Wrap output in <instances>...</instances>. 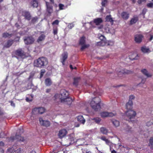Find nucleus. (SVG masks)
Masks as SVG:
<instances>
[{
	"label": "nucleus",
	"instance_id": "1",
	"mask_svg": "<svg viewBox=\"0 0 153 153\" xmlns=\"http://www.w3.org/2000/svg\"><path fill=\"white\" fill-rule=\"evenodd\" d=\"M100 99L98 97L94 98L92 99L90 105L92 108L95 111H97L100 108Z\"/></svg>",
	"mask_w": 153,
	"mask_h": 153
},
{
	"label": "nucleus",
	"instance_id": "2",
	"mask_svg": "<svg viewBox=\"0 0 153 153\" xmlns=\"http://www.w3.org/2000/svg\"><path fill=\"white\" fill-rule=\"evenodd\" d=\"M136 115V113L134 111L129 109L125 113V119L129 122H132L134 120Z\"/></svg>",
	"mask_w": 153,
	"mask_h": 153
},
{
	"label": "nucleus",
	"instance_id": "3",
	"mask_svg": "<svg viewBox=\"0 0 153 153\" xmlns=\"http://www.w3.org/2000/svg\"><path fill=\"white\" fill-rule=\"evenodd\" d=\"M46 61V59L45 57L39 58L34 61V65L37 67L42 68L45 65Z\"/></svg>",
	"mask_w": 153,
	"mask_h": 153
},
{
	"label": "nucleus",
	"instance_id": "4",
	"mask_svg": "<svg viewBox=\"0 0 153 153\" xmlns=\"http://www.w3.org/2000/svg\"><path fill=\"white\" fill-rule=\"evenodd\" d=\"M14 54L16 55V57L17 58H24L25 56V54L24 51L21 48H19L14 52Z\"/></svg>",
	"mask_w": 153,
	"mask_h": 153
},
{
	"label": "nucleus",
	"instance_id": "5",
	"mask_svg": "<svg viewBox=\"0 0 153 153\" xmlns=\"http://www.w3.org/2000/svg\"><path fill=\"white\" fill-rule=\"evenodd\" d=\"M68 92L64 89L61 90L60 94H56L55 95V97L56 99H59V97L62 98H65L68 95Z\"/></svg>",
	"mask_w": 153,
	"mask_h": 153
},
{
	"label": "nucleus",
	"instance_id": "6",
	"mask_svg": "<svg viewBox=\"0 0 153 153\" xmlns=\"http://www.w3.org/2000/svg\"><path fill=\"white\" fill-rule=\"evenodd\" d=\"M59 99L62 102L69 105H71L72 101V99L69 97L62 98L59 97Z\"/></svg>",
	"mask_w": 153,
	"mask_h": 153
},
{
	"label": "nucleus",
	"instance_id": "7",
	"mask_svg": "<svg viewBox=\"0 0 153 153\" xmlns=\"http://www.w3.org/2000/svg\"><path fill=\"white\" fill-rule=\"evenodd\" d=\"M9 141L13 142L14 140H16L17 141L23 142L24 139L23 137H22L20 135H16L15 137H11L10 138H8Z\"/></svg>",
	"mask_w": 153,
	"mask_h": 153
},
{
	"label": "nucleus",
	"instance_id": "8",
	"mask_svg": "<svg viewBox=\"0 0 153 153\" xmlns=\"http://www.w3.org/2000/svg\"><path fill=\"white\" fill-rule=\"evenodd\" d=\"M135 97L133 95H131L130 96L129 100L126 105V107L127 109H130L132 105L133 102L132 100L134 99Z\"/></svg>",
	"mask_w": 153,
	"mask_h": 153
},
{
	"label": "nucleus",
	"instance_id": "9",
	"mask_svg": "<svg viewBox=\"0 0 153 153\" xmlns=\"http://www.w3.org/2000/svg\"><path fill=\"white\" fill-rule=\"evenodd\" d=\"M23 150L21 148H19L14 150L13 148H8L7 151V153H22Z\"/></svg>",
	"mask_w": 153,
	"mask_h": 153
},
{
	"label": "nucleus",
	"instance_id": "10",
	"mask_svg": "<svg viewBox=\"0 0 153 153\" xmlns=\"http://www.w3.org/2000/svg\"><path fill=\"white\" fill-rule=\"evenodd\" d=\"M19 15H22L25 17V19L28 20H29L30 19L31 16L30 13L28 12L21 10L20 12Z\"/></svg>",
	"mask_w": 153,
	"mask_h": 153
},
{
	"label": "nucleus",
	"instance_id": "11",
	"mask_svg": "<svg viewBox=\"0 0 153 153\" xmlns=\"http://www.w3.org/2000/svg\"><path fill=\"white\" fill-rule=\"evenodd\" d=\"M116 114L115 112H103L101 113L100 114L102 117H112L115 116Z\"/></svg>",
	"mask_w": 153,
	"mask_h": 153
},
{
	"label": "nucleus",
	"instance_id": "12",
	"mask_svg": "<svg viewBox=\"0 0 153 153\" xmlns=\"http://www.w3.org/2000/svg\"><path fill=\"white\" fill-rule=\"evenodd\" d=\"M134 41L136 42L140 43L141 42L143 36L141 34H137L134 36Z\"/></svg>",
	"mask_w": 153,
	"mask_h": 153
},
{
	"label": "nucleus",
	"instance_id": "13",
	"mask_svg": "<svg viewBox=\"0 0 153 153\" xmlns=\"http://www.w3.org/2000/svg\"><path fill=\"white\" fill-rule=\"evenodd\" d=\"M67 131L65 129H62L60 130L58 134L59 138H62L65 137L67 134Z\"/></svg>",
	"mask_w": 153,
	"mask_h": 153
},
{
	"label": "nucleus",
	"instance_id": "14",
	"mask_svg": "<svg viewBox=\"0 0 153 153\" xmlns=\"http://www.w3.org/2000/svg\"><path fill=\"white\" fill-rule=\"evenodd\" d=\"M34 39L31 36L28 37L24 39V41L25 43L27 45L30 44L32 43L34 41Z\"/></svg>",
	"mask_w": 153,
	"mask_h": 153
},
{
	"label": "nucleus",
	"instance_id": "15",
	"mask_svg": "<svg viewBox=\"0 0 153 153\" xmlns=\"http://www.w3.org/2000/svg\"><path fill=\"white\" fill-rule=\"evenodd\" d=\"M67 57L68 53L67 52H64L62 54V58L61 59V61L63 65H64L65 62Z\"/></svg>",
	"mask_w": 153,
	"mask_h": 153
},
{
	"label": "nucleus",
	"instance_id": "16",
	"mask_svg": "<svg viewBox=\"0 0 153 153\" xmlns=\"http://www.w3.org/2000/svg\"><path fill=\"white\" fill-rule=\"evenodd\" d=\"M141 72L147 77H150L152 76V75L149 73L146 69H143L141 70Z\"/></svg>",
	"mask_w": 153,
	"mask_h": 153
},
{
	"label": "nucleus",
	"instance_id": "17",
	"mask_svg": "<svg viewBox=\"0 0 153 153\" xmlns=\"http://www.w3.org/2000/svg\"><path fill=\"white\" fill-rule=\"evenodd\" d=\"M39 121L40 124L44 126H47L48 125V121L47 120H44L42 118H39Z\"/></svg>",
	"mask_w": 153,
	"mask_h": 153
},
{
	"label": "nucleus",
	"instance_id": "18",
	"mask_svg": "<svg viewBox=\"0 0 153 153\" xmlns=\"http://www.w3.org/2000/svg\"><path fill=\"white\" fill-rule=\"evenodd\" d=\"M77 119L78 121L80 123L83 124L85 123V120L82 116L79 115L77 117Z\"/></svg>",
	"mask_w": 153,
	"mask_h": 153
},
{
	"label": "nucleus",
	"instance_id": "19",
	"mask_svg": "<svg viewBox=\"0 0 153 153\" xmlns=\"http://www.w3.org/2000/svg\"><path fill=\"white\" fill-rule=\"evenodd\" d=\"M141 51L143 53H149L150 52L149 48L145 46L142 47L141 48Z\"/></svg>",
	"mask_w": 153,
	"mask_h": 153
},
{
	"label": "nucleus",
	"instance_id": "20",
	"mask_svg": "<svg viewBox=\"0 0 153 153\" xmlns=\"http://www.w3.org/2000/svg\"><path fill=\"white\" fill-rule=\"evenodd\" d=\"M102 22V20L101 18H97L95 19L94 20V22L95 24L96 25H99Z\"/></svg>",
	"mask_w": 153,
	"mask_h": 153
},
{
	"label": "nucleus",
	"instance_id": "21",
	"mask_svg": "<svg viewBox=\"0 0 153 153\" xmlns=\"http://www.w3.org/2000/svg\"><path fill=\"white\" fill-rule=\"evenodd\" d=\"M121 73L126 74H130L133 73V71L131 70H129L126 69H123L120 71Z\"/></svg>",
	"mask_w": 153,
	"mask_h": 153
},
{
	"label": "nucleus",
	"instance_id": "22",
	"mask_svg": "<svg viewBox=\"0 0 153 153\" xmlns=\"http://www.w3.org/2000/svg\"><path fill=\"white\" fill-rule=\"evenodd\" d=\"M121 16L124 19H127L129 17V14L126 12H123L122 13Z\"/></svg>",
	"mask_w": 153,
	"mask_h": 153
},
{
	"label": "nucleus",
	"instance_id": "23",
	"mask_svg": "<svg viewBox=\"0 0 153 153\" xmlns=\"http://www.w3.org/2000/svg\"><path fill=\"white\" fill-rule=\"evenodd\" d=\"M13 43V40H9L8 41L7 43L4 44V47L8 48L11 46Z\"/></svg>",
	"mask_w": 153,
	"mask_h": 153
},
{
	"label": "nucleus",
	"instance_id": "24",
	"mask_svg": "<svg viewBox=\"0 0 153 153\" xmlns=\"http://www.w3.org/2000/svg\"><path fill=\"white\" fill-rule=\"evenodd\" d=\"M38 1L39 0H33L31 2V4L32 6L33 7H37L38 5Z\"/></svg>",
	"mask_w": 153,
	"mask_h": 153
},
{
	"label": "nucleus",
	"instance_id": "25",
	"mask_svg": "<svg viewBox=\"0 0 153 153\" xmlns=\"http://www.w3.org/2000/svg\"><path fill=\"white\" fill-rule=\"evenodd\" d=\"M100 131L103 134H106L108 132V130L105 127H102L100 128Z\"/></svg>",
	"mask_w": 153,
	"mask_h": 153
},
{
	"label": "nucleus",
	"instance_id": "26",
	"mask_svg": "<svg viewBox=\"0 0 153 153\" xmlns=\"http://www.w3.org/2000/svg\"><path fill=\"white\" fill-rule=\"evenodd\" d=\"M80 79V77H76L74 78V82L73 85L77 86L78 84L79 81Z\"/></svg>",
	"mask_w": 153,
	"mask_h": 153
},
{
	"label": "nucleus",
	"instance_id": "27",
	"mask_svg": "<svg viewBox=\"0 0 153 153\" xmlns=\"http://www.w3.org/2000/svg\"><path fill=\"white\" fill-rule=\"evenodd\" d=\"M32 115H38L39 114L38 108H33L32 112Z\"/></svg>",
	"mask_w": 153,
	"mask_h": 153
},
{
	"label": "nucleus",
	"instance_id": "28",
	"mask_svg": "<svg viewBox=\"0 0 153 153\" xmlns=\"http://www.w3.org/2000/svg\"><path fill=\"white\" fill-rule=\"evenodd\" d=\"M141 81L140 82L137 84V85L140 87H143V84L145 83L146 79L145 78H141Z\"/></svg>",
	"mask_w": 153,
	"mask_h": 153
},
{
	"label": "nucleus",
	"instance_id": "29",
	"mask_svg": "<svg viewBox=\"0 0 153 153\" xmlns=\"http://www.w3.org/2000/svg\"><path fill=\"white\" fill-rule=\"evenodd\" d=\"M13 35L12 34H10L7 33H4L2 34V36L4 38H10Z\"/></svg>",
	"mask_w": 153,
	"mask_h": 153
},
{
	"label": "nucleus",
	"instance_id": "30",
	"mask_svg": "<svg viewBox=\"0 0 153 153\" xmlns=\"http://www.w3.org/2000/svg\"><path fill=\"white\" fill-rule=\"evenodd\" d=\"M112 122L114 125L116 127H118L120 125V122L118 120H113L112 121Z\"/></svg>",
	"mask_w": 153,
	"mask_h": 153
},
{
	"label": "nucleus",
	"instance_id": "31",
	"mask_svg": "<svg viewBox=\"0 0 153 153\" xmlns=\"http://www.w3.org/2000/svg\"><path fill=\"white\" fill-rule=\"evenodd\" d=\"M129 58L131 60L137 59H138V56L135 54H133L132 56H129Z\"/></svg>",
	"mask_w": 153,
	"mask_h": 153
},
{
	"label": "nucleus",
	"instance_id": "32",
	"mask_svg": "<svg viewBox=\"0 0 153 153\" xmlns=\"http://www.w3.org/2000/svg\"><path fill=\"white\" fill-rule=\"evenodd\" d=\"M33 86V85L31 82H30L27 85V88H25V89L22 90V91H24L27 89H30L31 88H32L33 89V88H32V87Z\"/></svg>",
	"mask_w": 153,
	"mask_h": 153
},
{
	"label": "nucleus",
	"instance_id": "33",
	"mask_svg": "<svg viewBox=\"0 0 153 153\" xmlns=\"http://www.w3.org/2000/svg\"><path fill=\"white\" fill-rule=\"evenodd\" d=\"M106 20L107 21L110 22L112 24L113 23V20L112 18L111 17V15L107 16L106 17Z\"/></svg>",
	"mask_w": 153,
	"mask_h": 153
},
{
	"label": "nucleus",
	"instance_id": "34",
	"mask_svg": "<svg viewBox=\"0 0 153 153\" xmlns=\"http://www.w3.org/2000/svg\"><path fill=\"white\" fill-rule=\"evenodd\" d=\"M106 44V42L104 41H100L97 43V45L98 46H104Z\"/></svg>",
	"mask_w": 153,
	"mask_h": 153
},
{
	"label": "nucleus",
	"instance_id": "35",
	"mask_svg": "<svg viewBox=\"0 0 153 153\" xmlns=\"http://www.w3.org/2000/svg\"><path fill=\"white\" fill-rule=\"evenodd\" d=\"M39 114H43L45 111V108L42 107H38Z\"/></svg>",
	"mask_w": 153,
	"mask_h": 153
},
{
	"label": "nucleus",
	"instance_id": "36",
	"mask_svg": "<svg viewBox=\"0 0 153 153\" xmlns=\"http://www.w3.org/2000/svg\"><path fill=\"white\" fill-rule=\"evenodd\" d=\"M138 20V18L137 17H134L130 21V24L132 25L135 23Z\"/></svg>",
	"mask_w": 153,
	"mask_h": 153
},
{
	"label": "nucleus",
	"instance_id": "37",
	"mask_svg": "<svg viewBox=\"0 0 153 153\" xmlns=\"http://www.w3.org/2000/svg\"><path fill=\"white\" fill-rule=\"evenodd\" d=\"M85 38L84 36H82L81 38L79 41V44L81 45H82L85 44Z\"/></svg>",
	"mask_w": 153,
	"mask_h": 153
},
{
	"label": "nucleus",
	"instance_id": "38",
	"mask_svg": "<svg viewBox=\"0 0 153 153\" xmlns=\"http://www.w3.org/2000/svg\"><path fill=\"white\" fill-rule=\"evenodd\" d=\"M45 37V36L44 35L42 34L39 37L37 40V42H39L41 41H42L44 39Z\"/></svg>",
	"mask_w": 153,
	"mask_h": 153
},
{
	"label": "nucleus",
	"instance_id": "39",
	"mask_svg": "<svg viewBox=\"0 0 153 153\" xmlns=\"http://www.w3.org/2000/svg\"><path fill=\"white\" fill-rule=\"evenodd\" d=\"M91 120L94 121L95 122L97 123H99L101 120V119L98 117H96L93 119H91Z\"/></svg>",
	"mask_w": 153,
	"mask_h": 153
},
{
	"label": "nucleus",
	"instance_id": "40",
	"mask_svg": "<svg viewBox=\"0 0 153 153\" xmlns=\"http://www.w3.org/2000/svg\"><path fill=\"white\" fill-rule=\"evenodd\" d=\"M82 45V47L81 48V50L83 51V50L88 48L89 46V44H84V45Z\"/></svg>",
	"mask_w": 153,
	"mask_h": 153
},
{
	"label": "nucleus",
	"instance_id": "41",
	"mask_svg": "<svg viewBox=\"0 0 153 153\" xmlns=\"http://www.w3.org/2000/svg\"><path fill=\"white\" fill-rule=\"evenodd\" d=\"M4 145V143L2 141L0 142V153H3L4 151L2 149V147Z\"/></svg>",
	"mask_w": 153,
	"mask_h": 153
},
{
	"label": "nucleus",
	"instance_id": "42",
	"mask_svg": "<svg viewBox=\"0 0 153 153\" xmlns=\"http://www.w3.org/2000/svg\"><path fill=\"white\" fill-rule=\"evenodd\" d=\"M108 32L112 34H114L115 33V30L113 28H111L110 29H108Z\"/></svg>",
	"mask_w": 153,
	"mask_h": 153
},
{
	"label": "nucleus",
	"instance_id": "43",
	"mask_svg": "<svg viewBox=\"0 0 153 153\" xmlns=\"http://www.w3.org/2000/svg\"><path fill=\"white\" fill-rule=\"evenodd\" d=\"M153 138H151L149 140V146H150L152 149H153Z\"/></svg>",
	"mask_w": 153,
	"mask_h": 153
},
{
	"label": "nucleus",
	"instance_id": "44",
	"mask_svg": "<svg viewBox=\"0 0 153 153\" xmlns=\"http://www.w3.org/2000/svg\"><path fill=\"white\" fill-rule=\"evenodd\" d=\"M33 97L32 95L31 94L29 97H27L26 98V101L28 102L31 101L33 100Z\"/></svg>",
	"mask_w": 153,
	"mask_h": 153
},
{
	"label": "nucleus",
	"instance_id": "45",
	"mask_svg": "<svg viewBox=\"0 0 153 153\" xmlns=\"http://www.w3.org/2000/svg\"><path fill=\"white\" fill-rule=\"evenodd\" d=\"M153 124V120H151L150 121L147 122L146 123V126H150Z\"/></svg>",
	"mask_w": 153,
	"mask_h": 153
},
{
	"label": "nucleus",
	"instance_id": "46",
	"mask_svg": "<svg viewBox=\"0 0 153 153\" xmlns=\"http://www.w3.org/2000/svg\"><path fill=\"white\" fill-rule=\"evenodd\" d=\"M147 7L149 8H152L153 7V3L151 2L148 3L147 4Z\"/></svg>",
	"mask_w": 153,
	"mask_h": 153
},
{
	"label": "nucleus",
	"instance_id": "47",
	"mask_svg": "<svg viewBox=\"0 0 153 153\" xmlns=\"http://www.w3.org/2000/svg\"><path fill=\"white\" fill-rule=\"evenodd\" d=\"M105 142L106 144L109 146L113 145V144L108 139H107Z\"/></svg>",
	"mask_w": 153,
	"mask_h": 153
},
{
	"label": "nucleus",
	"instance_id": "48",
	"mask_svg": "<svg viewBox=\"0 0 153 153\" xmlns=\"http://www.w3.org/2000/svg\"><path fill=\"white\" fill-rule=\"evenodd\" d=\"M58 32V29L57 27H53V33L54 35H56L57 34Z\"/></svg>",
	"mask_w": 153,
	"mask_h": 153
},
{
	"label": "nucleus",
	"instance_id": "49",
	"mask_svg": "<svg viewBox=\"0 0 153 153\" xmlns=\"http://www.w3.org/2000/svg\"><path fill=\"white\" fill-rule=\"evenodd\" d=\"M99 39L101 40V41H104L105 42L106 38L104 36H103L102 35H101L99 36Z\"/></svg>",
	"mask_w": 153,
	"mask_h": 153
},
{
	"label": "nucleus",
	"instance_id": "50",
	"mask_svg": "<svg viewBox=\"0 0 153 153\" xmlns=\"http://www.w3.org/2000/svg\"><path fill=\"white\" fill-rule=\"evenodd\" d=\"M37 17L33 18L32 20V22L34 23L36 22L37 21Z\"/></svg>",
	"mask_w": 153,
	"mask_h": 153
},
{
	"label": "nucleus",
	"instance_id": "51",
	"mask_svg": "<svg viewBox=\"0 0 153 153\" xmlns=\"http://www.w3.org/2000/svg\"><path fill=\"white\" fill-rule=\"evenodd\" d=\"M127 127L126 128H124V129L126 131H128L130 130V129H131V128L128 126L127 125H125Z\"/></svg>",
	"mask_w": 153,
	"mask_h": 153
},
{
	"label": "nucleus",
	"instance_id": "52",
	"mask_svg": "<svg viewBox=\"0 0 153 153\" xmlns=\"http://www.w3.org/2000/svg\"><path fill=\"white\" fill-rule=\"evenodd\" d=\"M146 0H138L137 2L139 4H141L146 2Z\"/></svg>",
	"mask_w": 153,
	"mask_h": 153
},
{
	"label": "nucleus",
	"instance_id": "53",
	"mask_svg": "<svg viewBox=\"0 0 153 153\" xmlns=\"http://www.w3.org/2000/svg\"><path fill=\"white\" fill-rule=\"evenodd\" d=\"M107 3V0H102V5L103 6H105V4Z\"/></svg>",
	"mask_w": 153,
	"mask_h": 153
},
{
	"label": "nucleus",
	"instance_id": "54",
	"mask_svg": "<svg viewBox=\"0 0 153 153\" xmlns=\"http://www.w3.org/2000/svg\"><path fill=\"white\" fill-rule=\"evenodd\" d=\"M15 26L17 28H19L22 26V24L21 23L18 24V23H17L15 24Z\"/></svg>",
	"mask_w": 153,
	"mask_h": 153
},
{
	"label": "nucleus",
	"instance_id": "55",
	"mask_svg": "<svg viewBox=\"0 0 153 153\" xmlns=\"http://www.w3.org/2000/svg\"><path fill=\"white\" fill-rule=\"evenodd\" d=\"M59 7L60 10H62L64 9L63 7H64V6L62 4H59Z\"/></svg>",
	"mask_w": 153,
	"mask_h": 153
},
{
	"label": "nucleus",
	"instance_id": "56",
	"mask_svg": "<svg viewBox=\"0 0 153 153\" xmlns=\"http://www.w3.org/2000/svg\"><path fill=\"white\" fill-rule=\"evenodd\" d=\"M45 69H42L41 70L40 73V78L45 73Z\"/></svg>",
	"mask_w": 153,
	"mask_h": 153
},
{
	"label": "nucleus",
	"instance_id": "57",
	"mask_svg": "<svg viewBox=\"0 0 153 153\" xmlns=\"http://www.w3.org/2000/svg\"><path fill=\"white\" fill-rule=\"evenodd\" d=\"M5 134L3 132H1L0 134V138H3L5 137Z\"/></svg>",
	"mask_w": 153,
	"mask_h": 153
},
{
	"label": "nucleus",
	"instance_id": "58",
	"mask_svg": "<svg viewBox=\"0 0 153 153\" xmlns=\"http://www.w3.org/2000/svg\"><path fill=\"white\" fill-rule=\"evenodd\" d=\"M59 22V21L58 20H56L55 21H54L52 23V25H58Z\"/></svg>",
	"mask_w": 153,
	"mask_h": 153
},
{
	"label": "nucleus",
	"instance_id": "59",
	"mask_svg": "<svg viewBox=\"0 0 153 153\" xmlns=\"http://www.w3.org/2000/svg\"><path fill=\"white\" fill-rule=\"evenodd\" d=\"M100 139L101 140L105 141V142L107 139L106 137L105 136H102L101 137H100Z\"/></svg>",
	"mask_w": 153,
	"mask_h": 153
},
{
	"label": "nucleus",
	"instance_id": "60",
	"mask_svg": "<svg viewBox=\"0 0 153 153\" xmlns=\"http://www.w3.org/2000/svg\"><path fill=\"white\" fill-rule=\"evenodd\" d=\"M53 12L52 7H48V13H51Z\"/></svg>",
	"mask_w": 153,
	"mask_h": 153
},
{
	"label": "nucleus",
	"instance_id": "61",
	"mask_svg": "<svg viewBox=\"0 0 153 153\" xmlns=\"http://www.w3.org/2000/svg\"><path fill=\"white\" fill-rule=\"evenodd\" d=\"M74 26V25L73 23L69 24L68 25V27L70 29L72 28Z\"/></svg>",
	"mask_w": 153,
	"mask_h": 153
},
{
	"label": "nucleus",
	"instance_id": "62",
	"mask_svg": "<svg viewBox=\"0 0 153 153\" xmlns=\"http://www.w3.org/2000/svg\"><path fill=\"white\" fill-rule=\"evenodd\" d=\"M147 11V9L146 8H144L143 10V12H142L143 14V15H145V14L146 13Z\"/></svg>",
	"mask_w": 153,
	"mask_h": 153
},
{
	"label": "nucleus",
	"instance_id": "63",
	"mask_svg": "<svg viewBox=\"0 0 153 153\" xmlns=\"http://www.w3.org/2000/svg\"><path fill=\"white\" fill-rule=\"evenodd\" d=\"M45 84L46 86L48 85V78H47L45 80Z\"/></svg>",
	"mask_w": 153,
	"mask_h": 153
},
{
	"label": "nucleus",
	"instance_id": "64",
	"mask_svg": "<svg viewBox=\"0 0 153 153\" xmlns=\"http://www.w3.org/2000/svg\"><path fill=\"white\" fill-rule=\"evenodd\" d=\"M51 84L52 82L51 80L49 78H48V85H50Z\"/></svg>",
	"mask_w": 153,
	"mask_h": 153
}]
</instances>
